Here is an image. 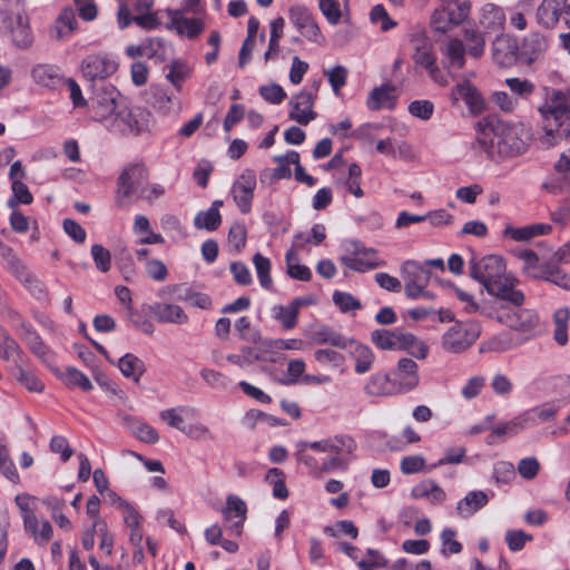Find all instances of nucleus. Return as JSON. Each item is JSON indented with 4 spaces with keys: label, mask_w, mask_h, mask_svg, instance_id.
<instances>
[{
    "label": "nucleus",
    "mask_w": 570,
    "mask_h": 570,
    "mask_svg": "<svg viewBox=\"0 0 570 570\" xmlns=\"http://www.w3.org/2000/svg\"><path fill=\"white\" fill-rule=\"evenodd\" d=\"M356 449V441L342 433L313 442L298 441L294 456L312 473L323 474L347 470Z\"/></svg>",
    "instance_id": "1"
},
{
    "label": "nucleus",
    "mask_w": 570,
    "mask_h": 570,
    "mask_svg": "<svg viewBox=\"0 0 570 570\" xmlns=\"http://www.w3.org/2000/svg\"><path fill=\"white\" fill-rule=\"evenodd\" d=\"M469 274L489 295L500 302L514 307H520L524 303L523 292L517 288L519 281L507 273L503 257L494 254L481 258L473 257L469 262Z\"/></svg>",
    "instance_id": "2"
},
{
    "label": "nucleus",
    "mask_w": 570,
    "mask_h": 570,
    "mask_svg": "<svg viewBox=\"0 0 570 570\" xmlns=\"http://www.w3.org/2000/svg\"><path fill=\"white\" fill-rule=\"evenodd\" d=\"M544 121L547 135L553 139L570 138V106L566 94L551 90L544 104L539 108Z\"/></svg>",
    "instance_id": "3"
},
{
    "label": "nucleus",
    "mask_w": 570,
    "mask_h": 570,
    "mask_svg": "<svg viewBox=\"0 0 570 570\" xmlns=\"http://www.w3.org/2000/svg\"><path fill=\"white\" fill-rule=\"evenodd\" d=\"M482 333L475 320L455 321L441 336L440 346L448 354L461 355L468 352Z\"/></svg>",
    "instance_id": "4"
},
{
    "label": "nucleus",
    "mask_w": 570,
    "mask_h": 570,
    "mask_svg": "<svg viewBox=\"0 0 570 570\" xmlns=\"http://www.w3.org/2000/svg\"><path fill=\"white\" fill-rule=\"evenodd\" d=\"M476 130L483 135L485 142L491 135L501 138L504 142L523 141L529 138V130L521 122L510 124L502 121L497 115H488L476 124Z\"/></svg>",
    "instance_id": "5"
},
{
    "label": "nucleus",
    "mask_w": 570,
    "mask_h": 570,
    "mask_svg": "<svg viewBox=\"0 0 570 570\" xmlns=\"http://www.w3.org/2000/svg\"><path fill=\"white\" fill-rule=\"evenodd\" d=\"M119 91L111 85H101L94 87V95L90 98V108L92 118L97 121L105 122L106 126L115 121L117 114L120 111L118 99Z\"/></svg>",
    "instance_id": "6"
},
{
    "label": "nucleus",
    "mask_w": 570,
    "mask_h": 570,
    "mask_svg": "<svg viewBox=\"0 0 570 570\" xmlns=\"http://www.w3.org/2000/svg\"><path fill=\"white\" fill-rule=\"evenodd\" d=\"M401 276L404 282L405 295L411 299L432 298L433 295L426 289L430 282V271L415 261H406L401 267Z\"/></svg>",
    "instance_id": "7"
},
{
    "label": "nucleus",
    "mask_w": 570,
    "mask_h": 570,
    "mask_svg": "<svg viewBox=\"0 0 570 570\" xmlns=\"http://www.w3.org/2000/svg\"><path fill=\"white\" fill-rule=\"evenodd\" d=\"M340 262L347 268L364 273L385 265L377 250L367 248L358 242H350L346 253L340 257Z\"/></svg>",
    "instance_id": "8"
},
{
    "label": "nucleus",
    "mask_w": 570,
    "mask_h": 570,
    "mask_svg": "<svg viewBox=\"0 0 570 570\" xmlns=\"http://www.w3.org/2000/svg\"><path fill=\"white\" fill-rule=\"evenodd\" d=\"M154 126L151 114L144 108H131L120 110L115 121L107 125V128L115 131L130 132L140 135L146 131H150Z\"/></svg>",
    "instance_id": "9"
},
{
    "label": "nucleus",
    "mask_w": 570,
    "mask_h": 570,
    "mask_svg": "<svg viewBox=\"0 0 570 570\" xmlns=\"http://www.w3.org/2000/svg\"><path fill=\"white\" fill-rule=\"evenodd\" d=\"M487 315L494 317L498 322L505 324L515 332L525 334L524 337H521L524 342L534 336L539 325V316L533 309L519 308L507 313L497 311L495 315L492 313Z\"/></svg>",
    "instance_id": "10"
},
{
    "label": "nucleus",
    "mask_w": 570,
    "mask_h": 570,
    "mask_svg": "<svg viewBox=\"0 0 570 570\" xmlns=\"http://www.w3.org/2000/svg\"><path fill=\"white\" fill-rule=\"evenodd\" d=\"M288 17L299 35L307 41L324 45L325 38L312 11L303 6L295 4L288 10Z\"/></svg>",
    "instance_id": "11"
},
{
    "label": "nucleus",
    "mask_w": 570,
    "mask_h": 570,
    "mask_svg": "<svg viewBox=\"0 0 570 570\" xmlns=\"http://www.w3.org/2000/svg\"><path fill=\"white\" fill-rule=\"evenodd\" d=\"M383 129L376 125H363L356 130H352V122L350 119H344L336 125L330 126V131L336 139H354V140H370L371 142H390L389 137H384L381 131Z\"/></svg>",
    "instance_id": "12"
},
{
    "label": "nucleus",
    "mask_w": 570,
    "mask_h": 570,
    "mask_svg": "<svg viewBox=\"0 0 570 570\" xmlns=\"http://www.w3.org/2000/svg\"><path fill=\"white\" fill-rule=\"evenodd\" d=\"M146 180L147 171L141 164L127 166L120 174L117 183V202L119 206H124L125 200Z\"/></svg>",
    "instance_id": "13"
},
{
    "label": "nucleus",
    "mask_w": 570,
    "mask_h": 570,
    "mask_svg": "<svg viewBox=\"0 0 570 570\" xmlns=\"http://www.w3.org/2000/svg\"><path fill=\"white\" fill-rule=\"evenodd\" d=\"M255 188L256 174L252 169H245L233 184V199L243 214H247L252 209Z\"/></svg>",
    "instance_id": "14"
},
{
    "label": "nucleus",
    "mask_w": 570,
    "mask_h": 570,
    "mask_svg": "<svg viewBox=\"0 0 570 570\" xmlns=\"http://www.w3.org/2000/svg\"><path fill=\"white\" fill-rule=\"evenodd\" d=\"M393 384L397 392H410L419 386V365L409 357L399 360L395 368L391 372Z\"/></svg>",
    "instance_id": "15"
},
{
    "label": "nucleus",
    "mask_w": 570,
    "mask_h": 570,
    "mask_svg": "<svg viewBox=\"0 0 570 570\" xmlns=\"http://www.w3.org/2000/svg\"><path fill=\"white\" fill-rule=\"evenodd\" d=\"M118 65L105 53L88 55L81 63V71L86 79L95 81L111 76Z\"/></svg>",
    "instance_id": "16"
},
{
    "label": "nucleus",
    "mask_w": 570,
    "mask_h": 570,
    "mask_svg": "<svg viewBox=\"0 0 570 570\" xmlns=\"http://www.w3.org/2000/svg\"><path fill=\"white\" fill-rule=\"evenodd\" d=\"M492 59L499 67H511L519 60V49L515 39L508 35H499L491 46Z\"/></svg>",
    "instance_id": "17"
},
{
    "label": "nucleus",
    "mask_w": 570,
    "mask_h": 570,
    "mask_svg": "<svg viewBox=\"0 0 570 570\" xmlns=\"http://www.w3.org/2000/svg\"><path fill=\"white\" fill-rule=\"evenodd\" d=\"M570 184V147L562 151L554 164V173L547 177L542 188L550 194H558L564 190Z\"/></svg>",
    "instance_id": "18"
},
{
    "label": "nucleus",
    "mask_w": 570,
    "mask_h": 570,
    "mask_svg": "<svg viewBox=\"0 0 570 570\" xmlns=\"http://www.w3.org/2000/svg\"><path fill=\"white\" fill-rule=\"evenodd\" d=\"M166 13L169 22L166 28L175 30L180 36H186L189 39L198 37L205 29V24L199 18H186L180 10L167 9Z\"/></svg>",
    "instance_id": "19"
},
{
    "label": "nucleus",
    "mask_w": 570,
    "mask_h": 570,
    "mask_svg": "<svg viewBox=\"0 0 570 570\" xmlns=\"http://www.w3.org/2000/svg\"><path fill=\"white\" fill-rule=\"evenodd\" d=\"M7 29L12 43L19 49H27L32 45L33 37L29 19L23 13L10 14L6 19Z\"/></svg>",
    "instance_id": "20"
},
{
    "label": "nucleus",
    "mask_w": 570,
    "mask_h": 570,
    "mask_svg": "<svg viewBox=\"0 0 570 570\" xmlns=\"http://www.w3.org/2000/svg\"><path fill=\"white\" fill-rule=\"evenodd\" d=\"M411 58L414 65L423 68L435 83L440 86L446 85V78L436 63L438 57L434 52L433 46L421 49L416 48V50L412 52Z\"/></svg>",
    "instance_id": "21"
},
{
    "label": "nucleus",
    "mask_w": 570,
    "mask_h": 570,
    "mask_svg": "<svg viewBox=\"0 0 570 570\" xmlns=\"http://www.w3.org/2000/svg\"><path fill=\"white\" fill-rule=\"evenodd\" d=\"M150 315L163 324L184 325L189 321L181 306L171 303L157 302L149 306Z\"/></svg>",
    "instance_id": "22"
},
{
    "label": "nucleus",
    "mask_w": 570,
    "mask_h": 570,
    "mask_svg": "<svg viewBox=\"0 0 570 570\" xmlns=\"http://www.w3.org/2000/svg\"><path fill=\"white\" fill-rule=\"evenodd\" d=\"M289 105V117L298 124L307 125L311 120L315 119L316 114L313 111L314 97L311 92H299L292 98Z\"/></svg>",
    "instance_id": "23"
},
{
    "label": "nucleus",
    "mask_w": 570,
    "mask_h": 570,
    "mask_svg": "<svg viewBox=\"0 0 570 570\" xmlns=\"http://www.w3.org/2000/svg\"><path fill=\"white\" fill-rule=\"evenodd\" d=\"M548 43L543 35L534 32L527 36L519 49V60L531 65L537 61L547 50Z\"/></svg>",
    "instance_id": "24"
},
{
    "label": "nucleus",
    "mask_w": 570,
    "mask_h": 570,
    "mask_svg": "<svg viewBox=\"0 0 570 570\" xmlns=\"http://www.w3.org/2000/svg\"><path fill=\"white\" fill-rule=\"evenodd\" d=\"M567 0H542L537 9V22L547 29H553L564 13Z\"/></svg>",
    "instance_id": "25"
},
{
    "label": "nucleus",
    "mask_w": 570,
    "mask_h": 570,
    "mask_svg": "<svg viewBox=\"0 0 570 570\" xmlns=\"http://www.w3.org/2000/svg\"><path fill=\"white\" fill-rule=\"evenodd\" d=\"M524 343L520 336L511 331L501 332L491 338L481 343L479 347L480 353H504Z\"/></svg>",
    "instance_id": "26"
},
{
    "label": "nucleus",
    "mask_w": 570,
    "mask_h": 570,
    "mask_svg": "<svg viewBox=\"0 0 570 570\" xmlns=\"http://www.w3.org/2000/svg\"><path fill=\"white\" fill-rule=\"evenodd\" d=\"M247 507L244 500H242L237 495H228L226 500V507L223 509V515L226 521H233L236 519L229 527L233 533L237 535L240 534L244 521L246 519Z\"/></svg>",
    "instance_id": "27"
},
{
    "label": "nucleus",
    "mask_w": 570,
    "mask_h": 570,
    "mask_svg": "<svg viewBox=\"0 0 570 570\" xmlns=\"http://www.w3.org/2000/svg\"><path fill=\"white\" fill-rule=\"evenodd\" d=\"M77 24L75 10L71 7H66L50 28V37L58 41L65 40L76 31Z\"/></svg>",
    "instance_id": "28"
},
{
    "label": "nucleus",
    "mask_w": 570,
    "mask_h": 570,
    "mask_svg": "<svg viewBox=\"0 0 570 570\" xmlns=\"http://www.w3.org/2000/svg\"><path fill=\"white\" fill-rule=\"evenodd\" d=\"M452 95L455 98H461L468 106L469 110L474 115H479L484 110L485 102L483 97L476 87L466 80L459 82L453 88Z\"/></svg>",
    "instance_id": "29"
},
{
    "label": "nucleus",
    "mask_w": 570,
    "mask_h": 570,
    "mask_svg": "<svg viewBox=\"0 0 570 570\" xmlns=\"http://www.w3.org/2000/svg\"><path fill=\"white\" fill-rule=\"evenodd\" d=\"M527 151L525 145H478L476 153L500 164Z\"/></svg>",
    "instance_id": "30"
},
{
    "label": "nucleus",
    "mask_w": 570,
    "mask_h": 570,
    "mask_svg": "<svg viewBox=\"0 0 570 570\" xmlns=\"http://www.w3.org/2000/svg\"><path fill=\"white\" fill-rule=\"evenodd\" d=\"M413 499H426L431 504H442L446 500L445 491L433 480H424L411 490Z\"/></svg>",
    "instance_id": "31"
},
{
    "label": "nucleus",
    "mask_w": 570,
    "mask_h": 570,
    "mask_svg": "<svg viewBox=\"0 0 570 570\" xmlns=\"http://www.w3.org/2000/svg\"><path fill=\"white\" fill-rule=\"evenodd\" d=\"M351 357L355 361V372L364 374L372 367L374 354L371 348L355 341H348L347 347Z\"/></svg>",
    "instance_id": "32"
},
{
    "label": "nucleus",
    "mask_w": 570,
    "mask_h": 570,
    "mask_svg": "<svg viewBox=\"0 0 570 570\" xmlns=\"http://www.w3.org/2000/svg\"><path fill=\"white\" fill-rule=\"evenodd\" d=\"M515 257L523 262L522 271L531 278L542 279L549 264H540L535 252L531 249L514 250Z\"/></svg>",
    "instance_id": "33"
},
{
    "label": "nucleus",
    "mask_w": 570,
    "mask_h": 570,
    "mask_svg": "<svg viewBox=\"0 0 570 570\" xmlns=\"http://www.w3.org/2000/svg\"><path fill=\"white\" fill-rule=\"evenodd\" d=\"M302 304L301 298H295L288 305H275L272 308V316L282 324L284 330H292L297 324L298 312Z\"/></svg>",
    "instance_id": "34"
},
{
    "label": "nucleus",
    "mask_w": 570,
    "mask_h": 570,
    "mask_svg": "<svg viewBox=\"0 0 570 570\" xmlns=\"http://www.w3.org/2000/svg\"><path fill=\"white\" fill-rule=\"evenodd\" d=\"M489 502V497L483 491H470L458 502L456 513L461 518H470Z\"/></svg>",
    "instance_id": "35"
},
{
    "label": "nucleus",
    "mask_w": 570,
    "mask_h": 570,
    "mask_svg": "<svg viewBox=\"0 0 570 570\" xmlns=\"http://www.w3.org/2000/svg\"><path fill=\"white\" fill-rule=\"evenodd\" d=\"M505 19L503 9L494 3H487L481 9L480 24L488 30H503Z\"/></svg>",
    "instance_id": "36"
},
{
    "label": "nucleus",
    "mask_w": 570,
    "mask_h": 570,
    "mask_svg": "<svg viewBox=\"0 0 570 570\" xmlns=\"http://www.w3.org/2000/svg\"><path fill=\"white\" fill-rule=\"evenodd\" d=\"M134 234L140 236L137 240L139 245H153V244H164V237L154 233L151 229L150 222L145 215H136L132 224Z\"/></svg>",
    "instance_id": "37"
},
{
    "label": "nucleus",
    "mask_w": 570,
    "mask_h": 570,
    "mask_svg": "<svg viewBox=\"0 0 570 570\" xmlns=\"http://www.w3.org/2000/svg\"><path fill=\"white\" fill-rule=\"evenodd\" d=\"M403 436L406 440L405 443L402 440L395 436H389L386 433L383 432H374L372 434L373 439L383 441L385 444V449L390 451H403L405 450L406 444L417 443L421 441V436L411 426H406L403 430Z\"/></svg>",
    "instance_id": "38"
},
{
    "label": "nucleus",
    "mask_w": 570,
    "mask_h": 570,
    "mask_svg": "<svg viewBox=\"0 0 570 570\" xmlns=\"http://www.w3.org/2000/svg\"><path fill=\"white\" fill-rule=\"evenodd\" d=\"M197 415V410L190 406H177L164 410L159 413V417L166 422L169 426L175 428L184 433L186 425L184 424V417H194Z\"/></svg>",
    "instance_id": "39"
},
{
    "label": "nucleus",
    "mask_w": 570,
    "mask_h": 570,
    "mask_svg": "<svg viewBox=\"0 0 570 570\" xmlns=\"http://www.w3.org/2000/svg\"><path fill=\"white\" fill-rule=\"evenodd\" d=\"M403 331L375 330L372 332V342L381 350L400 351Z\"/></svg>",
    "instance_id": "40"
},
{
    "label": "nucleus",
    "mask_w": 570,
    "mask_h": 570,
    "mask_svg": "<svg viewBox=\"0 0 570 570\" xmlns=\"http://www.w3.org/2000/svg\"><path fill=\"white\" fill-rule=\"evenodd\" d=\"M117 365L125 377L131 379L136 383L139 382L146 370L144 362L131 353H127L120 357Z\"/></svg>",
    "instance_id": "41"
},
{
    "label": "nucleus",
    "mask_w": 570,
    "mask_h": 570,
    "mask_svg": "<svg viewBox=\"0 0 570 570\" xmlns=\"http://www.w3.org/2000/svg\"><path fill=\"white\" fill-rule=\"evenodd\" d=\"M33 81L43 87H55L60 81L59 68L53 65H37L31 70Z\"/></svg>",
    "instance_id": "42"
},
{
    "label": "nucleus",
    "mask_w": 570,
    "mask_h": 570,
    "mask_svg": "<svg viewBox=\"0 0 570 570\" xmlns=\"http://www.w3.org/2000/svg\"><path fill=\"white\" fill-rule=\"evenodd\" d=\"M395 98V88L390 85H383L371 91L366 104L371 110H379L383 107L391 106Z\"/></svg>",
    "instance_id": "43"
},
{
    "label": "nucleus",
    "mask_w": 570,
    "mask_h": 570,
    "mask_svg": "<svg viewBox=\"0 0 570 570\" xmlns=\"http://www.w3.org/2000/svg\"><path fill=\"white\" fill-rule=\"evenodd\" d=\"M392 376L383 373L372 375L364 390L368 395L382 396L394 393Z\"/></svg>",
    "instance_id": "44"
},
{
    "label": "nucleus",
    "mask_w": 570,
    "mask_h": 570,
    "mask_svg": "<svg viewBox=\"0 0 570 570\" xmlns=\"http://www.w3.org/2000/svg\"><path fill=\"white\" fill-rule=\"evenodd\" d=\"M285 263H286V273L291 278L302 281V282H308L312 278V272L311 269L299 264V258L294 250V248H289L286 252L285 255Z\"/></svg>",
    "instance_id": "45"
},
{
    "label": "nucleus",
    "mask_w": 570,
    "mask_h": 570,
    "mask_svg": "<svg viewBox=\"0 0 570 570\" xmlns=\"http://www.w3.org/2000/svg\"><path fill=\"white\" fill-rule=\"evenodd\" d=\"M468 53L473 58H480L484 53L485 38L482 31L474 28L463 30V40Z\"/></svg>",
    "instance_id": "46"
},
{
    "label": "nucleus",
    "mask_w": 570,
    "mask_h": 570,
    "mask_svg": "<svg viewBox=\"0 0 570 570\" xmlns=\"http://www.w3.org/2000/svg\"><path fill=\"white\" fill-rule=\"evenodd\" d=\"M525 428H528V425L523 414L512 419L509 422L500 423L493 429L492 434L489 436V443H493V438L495 436L500 439L514 436Z\"/></svg>",
    "instance_id": "47"
},
{
    "label": "nucleus",
    "mask_w": 570,
    "mask_h": 570,
    "mask_svg": "<svg viewBox=\"0 0 570 570\" xmlns=\"http://www.w3.org/2000/svg\"><path fill=\"white\" fill-rule=\"evenodd\" d=\"M570 320V311L568 307H560L553 313V338L560 345L568 343V324Z\"/></svg>",
    "instance_id": "48"
},
{
    "label": "nucleus",
    "mask_w": 570,
    "mask_h": 570,
    "mask_svg": "<svg viewBox=\"0 0 570 570\" xmlns=\"http://www.w3.org/2000/svg\"><path fill=\"white\" fill-rule=\"evenodd\" d=\"M400 351H405L417 360H425L429 354V346L412 333L403 332Z\"/></svg>",
    "instance_id": "49"
},
{
    "label": "nucleus",
    "mask_w": 570,
    "mask_h": 570,
    "mask_svg": "<svg viewBox=\"0 0 570 570\" xmlns=\"http://www.w3.org/2000/svg\"><path fill=\"white\" fill-rule=\"evenodd\" d=\"M22 336L30 351L40 358H46L49 351L39 334L30 324L21 323Z\"/></svg>",
    "instance_id": "50"
},
{
    "label": "nucleus",
    "mask_w": 570,
    "mask_h": 570,
    "mask_svg": "<svg viewBox=\"0 0 570 570\" xmlns=\"http://www.w3.org/2000/svg\"><path fill=\"white\" fill-rule=\"evenodd\" d=\"M464 42L458 38L450 39L445 47V56L451 68L461 69L465 63Z\"/></svg>",
    "instance_id": "51"
},
{
    "label": "nucleus",
    "mask_w": 570,
    "mask_h": 570,
    "mask_svg": "<svg viewBox=\"0 0 570 570\" xmlns=\"http://www.w3.org/2000/svg\"><path fill=\"white\" fill-rule=\"evenodd\" d=\"M253 264L261 286L265 289H271L273 287V279L271 277L272 263L269 258L261 253H256L253 257Z\"/></svg>",
    "instance_id": "52"
},
{
    "label": "nucleus",
    "mask_w": 570,
    "mask_h": 570,
    "mask_svg": "<svg viewBox=\"0 0 570 570\" xmlns=\"http://www.w3.org/2000/svg\"><path fill=\"white\" fill-rule=\"evenodd\" d=\"M557 413V409L550 404L533 407L523 413V417L528 426L535 425L552 419Z\"/></svg>",
    "instance_id": "53"
},
{
    "label": "nucleus",
    "mask_w": 570,
    "mask_h": 570,
    "mask_svg": "<svg viewBox=\"0 0 570 570\" xmlns=\"http://www.w3.org/2000/svg\"><path fill=\"white\" fill-rule=\"evenodd\" d=\"M129 429L132 434L142 442L154 444L159 440V435L156 430L146 422L129 420Z\"/></svg>",
    "instance_id": "54"
},
{
    "label": "nucleus",
    "mask_w": 570,
    "mask_h": 570,
    "mask_svg": "<svg viewBox=\"0 0 570 570\" xmlns=\"http://www.w3.org/2000/svg\"><path fill=\"white\" fill-rule=\"evenodd\" d=\"M222 223L219 210L207 209L199 212L194 218V226L197 229L215 230Z\"/></svg>",
    "instance_id": "55"
},
{
    "label": "nucleus",
    "mask_w": 570,
    "mask_h": 570,
    "mask_svg": "<svg viewBox=\"0 0 570 570\" xmlns=\"http://www.w3.org/2000/svg\"><path fill=\"white\" fill-rule=\"evenodd\" d=\"M314 341L317 344H331L342 348L347 347V340L327 326H322L314 333Z\"/></svg>",
    "instance_id": "56"
},
{
    "label": "nucleus",
    "mask_w": 570,
    "mask_h": 570,
    "mask_svg": "<svg viewBox=\"0 0 570 570\" xmlns=\"http://www.w3.org/2000/svg\"><path fill=\"white\" fill-rule=\"evenodd\" d=\"M375 150L390 159L407 160L414 157L411 145H376Z\"/></svg>",
    "instance_id": "57"
},
{
    "label": "nucleus",
    "mask_w": 570,
    "mask_h": 570,
    "mask_svg": "<svg viewBox=\"0 0 570 570\" xmlns=\"http://www.w3.org/2000/svg\"><path fill=\"white\" fill-rule=\"evenodd\" d=\"M406 39L412 46L413 51L416 48H429L432 47L433 43L428 36L426 29L421 24H413L409 28L406 33Z\"/></svg>",
    "instance_id": "58"
},
{
    "label": "nucleus",
    "mask_w": 570,
    "mask_h": 570,
    "mask_svg": "<svg viewBox=\"0 0 570 570\" xmlns=\"http://www.w3.org/2000/svg\"><path fill=\"white\" fill-rule=\"evenodd\" d=\"M235 330L242 341L257 344L262 340L259 331L252 327L250 320L247 316H242L236 321Z\"/></svg>",
    "instance_id": "59"
},
{
    "label": "nucleus",
    "mask_w": 570,
    "mask_h": 570,
    "mask_svg": "<svg viewBox=\"0 0 570 570\" xmlns=\"http://www.w3.org/2000/svg\"><path fill=\"white\" fill-rule=\"evenodd\" d=\"M456 26V23L452 22V16L445 7L433 12L431 27L435 32L445 33Z\"/></svg>",
    "instance_id": "60"
},
{
    "label": "nucleus",
    "mask_w": 570,
    "mask_h": 570,
    "mask_svg": "<svg viewBox=\"0 0 570 570\" xmlns=\"http://www.w3.org/2000/svg\"><path fill=\"white\" fill-rule=\"evenodd\" d=\"M115 504L118 510H120L124 521L128 528H138L140 527V514L138 511L129 504L127 501H125L121 498H117L115 501Z\"/></svg>",
    "instance_id": "61"
},
{
    "label": "nucleus",
    "mask_w": 570,
    "mask_h": 570,
    "mask_svg": "<svg viewBox=\"0 0 570 570\" xmlns=\"http://www.w3.org/2000/svg\"><path fill=\"white\" fill-rule=\"evenodd\" d=\"M91 256L95 263V266L101 273H107L111 268V254L100 244H95L91 246Z\"/></svg>",
    "instance_id": "62"
},
{
    "label": "nucleus",
    "mask_w": 570,
    "mask_h": 570,
    "mask_svg": "<svg viewBox=\"0 0 570 570\" xmlns=\"http://www.w3.org/2000/svg\"><path fill=\"white\" fill-rule=\"evenodd\" d=\"M318 8L328 23L336 26L342 18V10L337 0H317Z\"/></svg>",
    "instance_id": "63"
},
{
    "label": "nucleus",
    "mask_w": 570,
    "mask_h": 570,
    "mask_svg": "<svg viewBox=\"0 0 570 570\" xmlns=\"http://www.w3.org/2000/svg\"><path fill=\"white\" fill-rule=\"evenodd\" d=\"M542 279L551 282L563 289L570 291V275L562 272L554 265L549 264Z\"/></svg>",
    "instance_id": "64"
}]
</instances>
